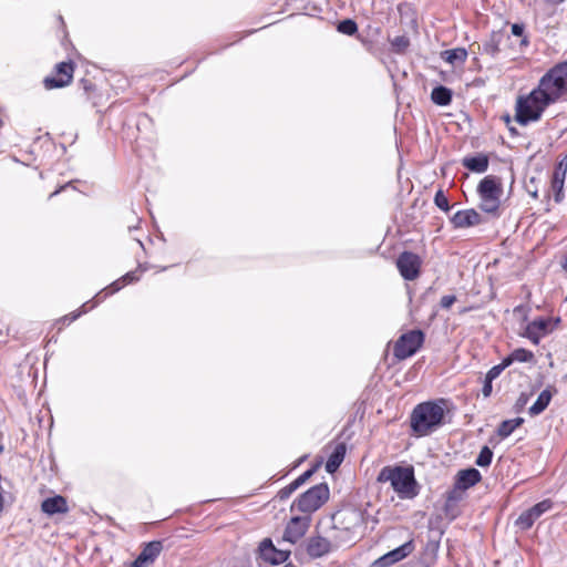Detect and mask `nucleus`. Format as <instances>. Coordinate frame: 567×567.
Listing matches in <instances>:
<instances>
[{"label": "nucleus", "instance_id": "f257e3e1", "mask_svg": "<svg viewBox=\"0 0 567 567\" xmlns=\"http://www.w3.org/2000/svg\"><path fill=\"white\" fill-rule=\"evenodd\" d=\"M567 93V61L550 68L527 95L518 96L515 120L523 126L542 118L545 110Z\"/></svg>", "mask_w": 567, "mask_h": 567}, {"label": "nucleus", "instance_id": "f03ea898", "mask_svg": "<svg viewBox=\"0 0 567 567\" xmlns=\"http://www.w3.org/2000/svg\"><path fill=\"white\" fill-rule=\"evenodd\" d=\"M447 404L445 399L419 403L410 416L412 431L417 436H425L444 425Z\"/></svg>", "mask_w": 567, "mask_h": 567}, {"label": "nucleus", "instance_id": "7ed1b4c3", "mask_svg": "<svg viewBox=\"0 0 567 567\" xmlns=\"http://www.w3.org/2000/svg\"><path fill=\"white\" fill-rule=\"evenodd\" d=\"M377 480L380 483L389 482L401 499H412L419 494L414 470L411 466H384Z\"/></svg>", "mask_w": 567, "mask_h": 567}, {"label": "nucleus", "instance_id": "20e7f679", "mask_svg": "<svg viewBox=\"0 0 567 567\" xmlns=\"http://www.w3.org/2000/svg\"><path fill=\"white\" fill-rule=\"evenodd\" d=\"M477 194L481 199L480 208L484 213L498 215L501 196L503 194L499 178L494 175L485 176L477 186Z\"/></svg>", "mask_w": 567, "mask_h": 567}, {"label": "nucleus", "instance_id": "39448f33", "mask_svg": "<svg viewBox=\"0 0 567 567\" xmlns=\"http://www.w3.org/2000/svg\"><path fill=\"white\" fill-rule=\"evenodd\" d=\"M330 491L327 483H320L302 493L291 505L290 511H298L305 515L311 516L328 499Z\"/></svg>", "mask_w": 567, "mask_h": 567}, {"label": "nucleus", "instance_id": "423d86ee", "mask_svg": "<svg viewBox=\"0 0 567 567\" xmlns=\"http://www.w3.org/2000/svg\"><path fill=\"white\" fill-rule=\"evenodd\" d=\"M138 279V270L126 272L124 276L112 282L109 287L100 291L92 300L85 302L82 306V311L71 313L70 317L64 318V321H68L70 323L76 320L82 313L86 312L89 309H93L94 307H96L97 303L103 301L106 297L120 291L124 286L135 282Z\"/></svg>", "mask_w": 567, "mask_h": 567}, {"label": "nucleus", "instance_id": "0eeeda50", "mask_svg": "<svg viewBox=\"0 0 567 567\" xmlns=\"http://www.w3.org/2000/svg\"><path fill=\"white\" fill-rule=\"evenodd\" d=\"M425 334L420 329L410 330L399 337L393 347V355L405 360L414 355L423 346Z\"/></svg>", "mask_w": 567, "mask_h": 567}, {"label": "nucleus", "instance_id": "6e6552de", "mask_svg": "<svg viewBox=\"0 0 567 567\" xmlns=\"http://www.w3.org/2000/svg\"><path fill=\"white\" fill-rule=\"evenodd\" d=\"M481 480L482 475L478 470L474 467L461 470L455 476L453 487L446 493L447 502L461 501L464 492L476 485Z\"/></svg>", "mask_w": 567, "mask_h": 567}, {"label": "nucleus", "instance_id": "1a4fd4ad", "mask_svg": "<svg viewBox=\"0 0 567 567\" xmlns=\"http://www.w3.org/2000/svg\"><path fill=\"white\" fill-rule=\"evenodd\" d=\"M73 72L74 64L72 61L58 63L54 74L43 80L44 87L52 90L66 86L73 79Z\"/></svg>", "mask_w": 567, "mask_h": 567}, {"label": "nucleus", "instance_id": "9d476101", "mask_svg": "<svg viewBox=\"0 0 567 567\" xmlns=\"http://www.w3.org/2000/svg\"><path fill=\"white\" fill-rule=\"evenodd\" d=\"M396 267L405 280H414L420 275L421 259L411 251H403L396 259Z\"/></svg>", "mask_w": 567, "mask_h": 567}, {"label": "nucleus", "instance_id": "9b49d317", "mask_svg": "<svg viewBox=\"0 0 567 567\" xmlns=\"http://www.w3.org/2000/svg\"><path fill=\"white\" fill-rule=\"evenodd\" d=\"M311 524V516H293L287 524L284 532V539L291 544L298 543L308 532Z\"/></svg>", "mask_w": 567, "mask_h": 567}, {"label": "nucleus", "instance_id": "f8f14e48", "mask_svg": "<svg viewBox=\"0 0 567 567\" xmlns=\"http://www.w3.org/2000/svg\"><path fill=\"white\" fill-rule=\"evenodd\" d=\"M415 549V544L413 539H410L402 544L401 546L388 551L386 554L379 557L374 560V567H390L408 556H410Z\"/></svg>", "mask_w": 567, "mask_h": 567}, {"label": "nucleus", "instance_id": "ddd939ff", "mask_svg": "<svg viewBox=\"0 0 567 567\" xmlns=\"http://www.w3.org/2000/svg\"><path fill=\"white\" fill-rule=\"evenodd\" d=\"M260 558L274 566L285 563L289 557V551L277 549L270 538H265L258 547Z\"/></svg>", "mask_w": 567, "mask_h": 567}, {"label": "nucleus", "instance_id": "4468645a", "mask_svg": "<svg viewBox=\"0 0 567 567\" xmlns=\"http://www.w3.org/2000/svg\"><path fill=\"white\" fill-rule=\"evenodd\" d=\"M331 549V542L321 535H312L305 542V550L312 559L327 556Z\"/></svg>", "mask_w": 567, "mask_h": 567}, {"label": "nucleus", "instance_id": "2eb2a0df", "mask_svg": "<svg viewBox=\"0 0 567 567\" xmlns=\"http://www.w3.org/2000/svg\"><path fill=\"white\" fill-rule=\"evenodd\" d=\"M162 549L163 543L161 540H153L145 544L131 567H148L156 560Z\"/></svg>", "mask_w": 567, "mask_h": 567}, {"label": "nucleus", "instance_id": "dca6fc26", "mask_svg": "<svg viewBox=\"0 0 567 567\" xmlns=\"http://www.w3.org/2000/svg\"><path fill=\"white\" fill-rule=\"evenodd\" d=\"M451 224L456 229L468 228L477 226L483 223L482 216L474 209H461L457 210L451 218Z\"/></svg>", "mask_w": 567, "mask_h": 567}, {"label": "nucleus", "instance_id": "f3484780", "mask_svg": "<svg viewBox=\"0 0 567 567\" xmlns=\"http://www.w3.org/2000/svg\"><path fill=\"white\" fill-rule=\"evenodd\" d=\"M548 319L537 318L526 326L522 336L530 340L533 344L537 346L539 344L540 339L548 333Z\"/></svg>", "mask_w": 567, "mask_h": 567}, {"label": "nucleus", "instance_id": "a211bd4d", "mask_svg": "<svg viewBox=\"0 0 567 567\" xmlns=\"http://www.w3.org/2000/svg\"><path fill=\"white\" fill-rule=\"evenodd\" d=\"M567 174V155L561 158L554 168L551 178V188L555 192V200L559 203L563 199V188Z\"/></svg>", "mask_w": 567, "mask_h": 567}, {"label": "nucleus", "instance_id": "6ab92c4d", "mask_svg": "<svg viewBox=\"0 0 567 567\" xmlns=\"http://www.w3.org/2000/svg\"><path fill=\"white\" fill-rule=\"evenodd\" d=\"M488 157L485 154H478L476 156H466L462 159V165L468 171L477 174H483L488 168Z\"/></svg>", "mask_w": 567, "mask_h": 567}, {"label": "nucleus", "instance_id": "aec40b11", "mask_svg": "<svg viewBox=\"0 0 567 567\" xmlns=\"http://www.w3.org/2000/svg\"><path fill=\"white\" fill-rule=\"evenodd\" d=\"M42 511L48 515L68 512V504L64 497L56 495L45 498L41 505Z\"/></svg>", "mask_w": 567, "mask_h": 567}, {"label": "nucleus", "instance_id": "412c9836", "mask_svg": "<svg viewBox=\"0 0 567 567\" xmlns=\"http://www.w3.org/2000/svg\"><path fill=\"white\" fill-rule=\"evenodd\" d=\"M346 451L347 447L344 443H338L334 446L332 453L329 455L326 462V471L328 473L332 474L340 467L344 460Z\"/></svg>", "mask_w": 567, "mask_h": 567}, {"label": "nucleus", "instance_id": "4be33fe9", "mask_svg": "<svg viewBox=\"0 0 567 567\" xmlns=\"http://www.w3.org/2000/svg\"><path fill=\"white\" fill-rule=\"evenodd\" d=\"M553 393L554 392L549 388L543 390L539 393L537 400L529 408L528 413L532 416L539 415L540 413H543L549 405L551 398H553Z\"/></svg>", "mask_w": 567, "mask_h": 567}, {"label": "nucleus", "instance_id": "5701e85b", "mask_svg": "<svg viewBox=\"0 0 567 567\" xmlns=\"http://www.w3.org/2000/svg\"><path fill=\"white\" fill-rule=\"evenodd\" d=\"M452 90L444 85L435 86L431 93L432 102L440 106L449 105L452 102Z\"/></svg>", "mask_w": 567, "mask_h": 567}, {"label": "nucleus", "instance_id": "b1692460", "mask_svg": "<svg viewBox=\"0 0 567 567\" xmlns=\"http://www.w3.org/2000/svg\"><path fill=\"white\" fill-rule=\"evenodd\" d=\"M524 423L523 417H515L503 421L497 427V435L501 439L508 437L517 427Z\"/></svg>", "mask_w": 567, "mask_h": 567}, {"label": "nucleus", "instance_id": "393cba45", "mask_svg": "<svg viewBox=\"0 0 567 567\" xmlns=\"http://www.w3.org/2000/svg\"><path fill=\"white\" fill-rule=\"evenodd\" d=\"M445 61L451 64H462L466 61L467 51L464 48H455L444 52Z\"/></svg>", "mask_w": 567, "mask_h": 567}, {"label": "nucleus", "instance_id": "a878e982", "mask_svg": "<svg viewBox=\"0 0 567 567\" xmlns=\"http://www.w3.org/2000/svg\"><path fill=\"white\" fill-rule=\"evenodd\" d=\"M501 37L493 33L488 40L483 43L482 52L495 58L499 53Z\"/></svg>", "mask_w": 567, "mask_h": 567}, {"label": "nucleus", "instance_id": "bb28decb", "mask_svg": "<svg viewBox=\"0 0 567 567\" xmlns=\"http://www.w3.org/2000/svg\"><path fill=\"white\" fill-rule=\"evenodd\" d=\"M514 362L527 363L534 361V353L525 348H517L511 352Z\"/></svg>", "mask_w": 567, "mask_h": 567}, {"label": "nucleus", "instance_id": "cd10ccee", "mask_svg": "<svg viewBox=\"0 0 567 567\" xmlns=\"http://www.w3.org/2000/svg\"><path fill=\"white\" fill-rule=\"evenodd\" d=\"M390 43L393 52L402 54L410 47V39L406 35H398Z\"/></svg>", "mask_w": 567, "mask_h": 567}, {"label": "nucleus", "instance_id": "c85d7f7f", "mask_svg": "<svg viewBox=\"0 0 567 567\" xmlns=\"http://www.w3.org/2000/svg\"><path fill=\"white\" fill-rule=\"evenodd\" d=\"M493 460V451L488 446H483L476 457L475 464L481 467L489 466Z\"/></svg>", "mask_w": 567, "mask_h": 567}, {"label": "nucleus", "instance_id": "c756f323", "mask_svg": "<svg viewBox=\"0 0 567 567\" xmlns=\"http://www.w3.org/2000/svg\"><path fill=\"white\" fill-rule=\"evenodd\" d=\"M536 519H537V518H536V517H534V515L529 512V509H527V511L523 512V513L518 516V518H517V520H516V525H517L519 528H522V529L526 530V529H529V528L534 525V523L536 522Z\"/></svg>", "mask_w": 567, "mask_h": 567}, {"label": "nucleus", "instance_id": "7c9ffc66", "mask_svg": "<svg viewBox=\"0 0 567 567\" xmlns=\"http://www.w3.org/2000/svg\"><path fill=\"white\" fill-rule=\"evenodd\" d=\"M337 30L340 33L353 35L358 31V25L354 20L346 19L338 23Z\"/></svg>", "mask_w": 567, "mask_h": 567}, {"label": "nucleus", "instance_id": "2f4dec72", "mask_svg": "<svg viewBox=\"0 0 567 567\" xmlns=\"http://www.w3.org/2000/svg\"><path fill=\"white\" fill-rule=\"evenodd\" d=\"M553 507V502L550 499H544L529 508V512L537 519L546 512H548Z\"/></svg>", "mask_w": 567, "mask_h": 567}, {"label": "nucleus", "instance_id": "473e14b6", "mask_svg": "<svg viewBox=\"0 0 567 567\" xmlns=\"http://www.w3.org/2000/svg\"><path fill=\"white\" fill-rule=\"evenodd\" d=\"M434 204L440 208L442 209L443 212H449L451 206H450V203H449V199L447 197L445 196L444 192L442 189H439L436 193H435V196H434Z\"/></svg>", "mask_w": 567, "mask_h": 567}, {"label": "nucleus", "instance_id": "72a5a7b5", "mask_svg": "<svg viewBox=\"0 0 567 567\" xmlns=\"http://www.w3.org/2000/svg\"><path fill=\"white\" fill-rule=\"evenodd\" d=\"M530 394L522 392L514 404V411L520 413L528 403Z\"/></svg>", "mask_w": 567, "mask_h": 567}, {"label": "nucleus", "instance_id": "f704fd0d", "mask_svg": "<svg viewBox=\"0 0 567 567\" xmlns=\"http://www.w3.org/2000/svg\"><path fill=\"white\" fill-rule=\"evenodd\" d=\"M297 488L289 483L287 486L282 487L278 493L277 497L280 501H285L290 497V495L296 491Z\"/></svg>", "mask_w": 567, "mask_h": 567}, {"label": "nucleus", "instance_id": "c9c22d12", "mask_svg": "<svg viewBox=\"0 0 567 567\" xmlns=\"http://www.w3.org/2000/svg\"><path fill=\"white\" fill-rule=\"evenodd\" d=\"M456 301V297L454 295H445L440 300V306L444 309H449Z\"/></svg>", "mask_w": 567, "mask_h": 567}, {"label": "nucleus", "instance_id": "e433bc0d", "mask_svg": "<svg viewBox=\"0 0 567 567\" xmlns=\"http://www.w3.org/2000/svg\"><path fill=\"white\" fill-rule=\"evenodd\" d=\"M503 371H504V370H503L498 364H496V365L492 367V368L487 371V373H486V375H485V379H488V380L493 381V380H495L496 378H498V375H499Z\"/></svg>", "mask_w": 567, "mask_h": 567}, {"label": "nucleus", "instance_id": "4c0bfd02", "mask_svg": "<svg viewBox=\"0 0 567 567\" xmlns=\"http://www.w3.org/2000/svg\"><path fill=\"white\" fill-rule=\"evenodd\" d=\"M492 382L493 381H491L488 379H485V381H484L482 393L485 398L489 396L492 393Z\"/></svg>", "mask_w": 567, "mask_h": 567}, {"label": "nucleus", "instance_id": "58836bf2", "mask_svg": "<svg viewBox=\"0 0 567 567\" xmlns=\"http://www.w3.org/2000/svg\"><path fill=\"white\" fill-rule=\"evenodd\" d=\"M524 24H519V23H514L512 25V33L515 35V37H522L523 33H524Z\"/></svg>", "mask_w": 567, "mask_h": 567}, {"label": "nucleus", "instance_id": "ea45409f", "mask_svg": "<svg viewBox=\"0 0 567 567\" xmlns=\"http://www.w3.org/2000/svg\"><path fill=\"white\" fill-rule=\"evenodd\" d=\"M512 363H514L512 354L509 353L505 358H503L502 362L498 364L503 370L508 368Z\"/></svg>", "mask_w": 567, "mask_h": 567}, {"label": "nucleus", "instance_id": "a19ab883", "mask_svg": "<svg viewBox=\"0 0 567 567\" xmlns=\"http://www.w3.org/2000/svg\"><path fill=\"white\" fill-rule=\"evenodd\" d=\"M71 185H72V182H69V183L62 185L60 188H58L53 193H51L49 198H52V197L56 196L59 193H61L63 189H65L66 187H69Z\"/></svg>", "mask_w": 567, "mask_h": 567}, {"label": "nucleus", "instance_id": "79ce46f5", "mask_svg": "<svg viewBox=\"0 0 567 567\" xmlns=\"http://www.w3.org/2000/svg\"><path fill=\"white\" fill-rule=\"evenodd\" d=\"M306 481H303V477L300 475L291 482V484L298 489L302 484H305Z\"/></svg>", "mask_w": 567, "mask_h": 567}, {"label": "nucleus", "instance_id": "37998d69", "mask_svg": "<svg viewBox=\"0 0 567 567\" xmlns=\"http://www.w3.org/2000/svg\"><path fill=\"white\" fill-rule=\"evenodd\" d=\"M315 473V468H310V470H307L305 471L300 476L303 477V481H308L312 474Z\"/></svg>", "mask_w": 567, "mask_h": 567}, {"label": "nucleus", "instance_id": "c03bdc74", "mask_svg": "<svg viewBox=\"0 0 567 567\" xmlns=\"http://www.w3.org/2000/svg\"><path fill=\"white\" fill-rule=\"evenodd\" d=\"M508 130L512 136L518 135V131L515 127H509Z\"/></svg>", "mask_w": 567, "mask_h": 567}, {"label": "nucleus", "instance_id": "a18cd8bd", "mask_svg": "<svg viewBox=\"0 0 567 567\" xmlns=\"http://www.w3.org/2000/svg\"><path fill=\"white\" fill-rule=\"evenodd\" d=\"M565 0H548V2L550 3H554V4H559L561 2H564Z\"/></svg>", "mask_w": 567, "mask_h": 567}, {"label": "nucleus", "instance_id": "49530a36", "mask_svg": "<svg viewBox=\"0 0 567 567\" xmlns=\"http://www.w3.org/2000/svg\"><path fill=\"white\" fill-rule=\"evenodd\" d=\"M561 267L567 272V258L563 261Z\"/></svg>", "mask_w": 567, "mask_h": 567}, {"label": "nucleus", "instance_id": "de8ad7c7", "mask_svg": "<svg viewBox=\"0 0 567 567\" xmlns=\"http://www.w3.org/2000/svg\"><path fill=\"white\" fill-rule=\"evenodd\" d=\"M504 120L508 123V122L511 121L509 115H506V116L504 117Z\"/></svg>", "mask_w": 567, "mask_h": 567}, {"label": "nucleus", "instance_id": "09e8293b", "mask_svg": "<svg viewBox=\"0 0 567 567\" xmlns=\"http://www.w3.org/2000/svg\"><path fill=\"white\" fill-rule=\"evenodd\" d=\"M136 241H137V243H138V245L143 248V243H142L138 238H136Z\"/></svg>", "mask_w": 567, "mask_h": 567}, {"label": "nucleus", "instance_id": "8fccbe9b", "mask_svg": "<svg viewBox=\"0 0 567 567\" xmlns=\"http://www.w3.org/2000/svg\"><path fill=\"white\" fill-rule=\"evenodd\" d=\"M91 84H85L84 90H89Z\"/></svg>", "mask_w": 567, "mask_h": 567}, {"label": "nucleus", "instance_id": "3c124183", "mask_svg": "<svg viewBox=\"0 0 567 567\" xmlns=\"http://www.w3.org/2000/svg\"><path fill=\"white\" fill-rule=\"evenodd\" d=\"M137 227H128V230L132 231L133 229H136Z\"/></svg>", "mask_w": 567, "mask_h": 567}, {"label": "nucleus", "instance_id": "603ef678", "mask_svg": "<svg viewBox=\"0 0 567 567\" xmlns=\"http://www.w3.org/2000/svg\"><path fill=\"white\" fill-rule=\"evenodd\" d=\"M2 124V121L0 120V125Z\"/></svg>", "mask_w": 567, "mask_h": 567}]
</instances>
